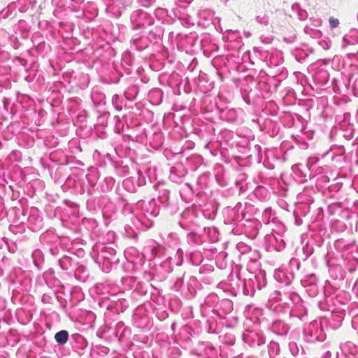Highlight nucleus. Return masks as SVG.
Here are the masks:
<instances>
[{
  "mask_svg": "<svg viewBox=\"0 0 358 358\" xmlns=\"http://www.w3.org/2000/svg\"><path fill=\"white\" fill-rule=\"evenodd\" d=\"M357 20H358V13H357Z\"/></svg>",
  "mask_w": 358,
  "mask_h": 358,
  "instance_id": "nucleus-26",
  "label": "nucleus"
},
{
  "mask_svg": "<svg viewBox=\"0 0 358 358\" xmlns=\"http://www.w3.org/2000/svg\"><path fill=\"white\" fill-rule=\"evenodd\" d=\"M137 208L141 210L138 220L146 227L152 224L151 222L147 223V221L150 222L151 218L155 217L159 214V208L154 201H150L147 203L143 201H138Z\"/></svg>",
  "mask_w": 358,
  "mask_h": 358,
  "instance_id": "nucleus-1",
  "label": "nucleus"
},
{
  "mask_svg": "<svg viewBox=\"0 0 358 358\" xmlns=\"http://www.w3.org/2000/svg\"><path fill=\"white\" fill-rule=\"evenodd\" d=\"M329 22L330 27L331 29L336 28L337 27H338V25L340 24L338 19L335 18L334 17H329Z\"/></svg>",
  "mask_w": 358,
  "mask_h": 358,
  "instance_id": "nucleus-14",
  "label": "nucleus"
},
{
  "mask_svg": "<svg viewBox=\"0 0 358 358\" xmlns=\"http://www.w3.org/2000/svg\"><path fill=\"white\" fill-rule=\"evenodd\" d=\"M127 182H128L127 180H125V181L124 182V185H126V183H127Z\"/></svg>",
  "mask_w": 358,
  "mask_h": 358,
  "instance_id": "nucleus-25",
  "label": "nucleus"
},
{
  "mask_svg": "<svg viewBox=\"0 0 358 358\" xmlns=\"http://www.w3.org/2000/svg\"><path fill=\"white\" fill-rule=\"evenodd\" d=\"M268 352L270 358H275L280 352L279 344L273 341L270 342L268 345Z\"/></svg>",
  "mask_w": 358,
  "mask_h": 358,
  "instance_id": "nucleus-6",
  "label": "nucleus"
},
{
  "mask_svg": "<svg viewBox=\"0 0 358 358\" xmlns=\"http://www.w3.org/2000/svg\"><path fill=\"white\" fill-rule=\"evenodd\" d=\"M169 199V193L164 190L162 192V195L159 196V200L162 203H166Z\"/></svg>",
  "mask_w": 358,
  "mask_h": 358,
  "instance_id": "nucleus-11",
  "label": "nucleus"
},
{
  "mask_svg": "<svg viewBox=\"0 0 358 358\" xmlns=\"http://www.w3.org/2000/svg\"><path fill=\"white\" fill-rule=\"evenodd\" d=\"M288 329H289V328L287 325L282 324V331L278 332V334H287L288 331Z\"/></svg>",
  "mask_w": 358,
  "mask_h": 358,
  "instance_id": "nucleus-21",
  "label": "nucleus"
},
{
  "mask_svg": "<svg viewBox=\"0 0 358 358\" xmlns=\"http://www.w3.org/2000/svg\"><path fill=\"white\" fill-rule=\"evenodd\" d=\"M289 349L293 355H296L299 353V349L295 342H290L289 343Z\"/></svg>",
  "mask_w": 358,
  "mask_h": 358,
  "instance_id": "nucleus-10",
  "label": "nucleus"
},
{
  "mask_svg": "<svg viewBox=\"0 0 358 358\" xmlns=\"http://www.w3.org/2000/svg\"><path fill=\"white\" fill-rule=\"evenodd\" d=\"M55 339L57 341V343L60 345L65 344L69 339V333L67 331L62 330L59 332H57L55 335Z\"/></svg>",
  "mask_w": 358,
  "mask_h": 358,
  "instance_id": "nucleus-7",
  "label": "nucleus"
},
{
  "mask_svg": "<svg viewBox=\"0 0 358 358\" xmlns=\"http://www.w3.org/2000/svg\"><path fill=\"white\" fill-rule=\"evenodd\" d=\"M340 348L342 352L345 354L354 355L357 352L356 345L350 341H347L341 344Z\"/></svg>",
  "mask_w": 358,
  "mask_h": 358,
  "instance_id": "nucleus-4",
  "label": "nucleus"
},
{
  "mask_svg": "<svg viewBox=\"0 0 358 358\" xmlns=\"http://www.w3.org/2000/svg\"><path fill=\"white\" fill-rule=\"evenodd\" d=\"M275 277L279 282L286 285H289L294 279L292 273H287L282 270L275 272Z\"/></svg>",
  "mask_w": 358,
  "mask_h": 358,
  "instance_id": "nucleus-3",
  "label": "nucleus"
},
{
  "mask_svg": "<svg viewBox=\"0 0 358 358\" xmlns=\"http://www.w3.org/2000/svg\"><path fill=\"white\" fill-rule=\"evenodd\" d=\"M256 20L257 22L263 24H268V17L266 15L257 16Z\"/></svg>",
  "mask_w": 358,
  "mask_h": 358,
  "instance_id": "nucleus-13",
  "label": "nucleus"
},
{
  "mask_svg": "<svg viewBox=\"0 0 358 358\" xmlns=\"http://www.w3.org/2000/svg\"><path fill=\"white\" fill-rule=\"evenodd\" d=\"M131 22L138 27L150 26L154 23L153 18L141 10L134 11L131 15Z\"/></svg>",
  "mask_w": 358,
  "mask_h": 358,
  "instance_id": "nucleus-2",
  "label": "nucleus"
},
{
  "mask_svg": "<svg viewBox=\"0 0 358 358\" xmlns=\"http://www.w3.org/2000/svg\"><path fill=\"white\" fill-rule=\"evenodd\" d=\"M280 325H281V322H273V329L274 331H277Z\"/></svg>",
  "mask_w": 358,
  "mask_h": 358,
  "instance_id": "nucleus-20",
  "label": "nucleus"
},
{
  "mask_svg": "<svg viewBox=\"0 0 358 358\" xmlns=\"http://www.w3.org/2000/svg\"><path fill=\"white\" fill-rule=\"evenodd\" d=\"M358 41V38H355L353 42H357Z\"/></svg>",
  "mask_w": 358,
  "mask_h": 358,
  "instance_id": "nucleus-24",
  "label": "nucleus"
},
{
  "mask_svg": "<svg viewBox=\"0 0 358 358\" xmlns=\"http://www.w3.org/2000/svg\"><path fill=\"white\" fill-rule=\"evenodd\" d=\"M285 247V243L282 240H281V245H279V248H278V250H280L282 248Z\"/></svg>",
  "mask_w": 358,
  "mask_h": 358,
  "instance_id": "nucleus-22",
  "label": "nucleus"
},
{
  "mask_svg": "<svg viewBox=\"0 0 358 358\" xmlns=\"http://www.w3.org/2000/svg\"><path fill=\"white\" fill-rule=\"evenodd\" d=\"M155 1V0H139V2L144 7H149Z\"/></svg>",
  "mask_w": 358,
  "mask_h": 358,
  "instance_id": "nucleus-19",
  "label": "nucleus"
},
{
  "mask_svg": "<svg viewBox=\"0 0 358 358\" xmlns=\"http://www.w3.org/2000/svg\"><path fill=\"white\" fill-rule=\"evenodd\" d=\"M237 249L242 253L246 252L247 251L250 250L247 245H244L243 243H239L237 245Z\"/></svg>",
  "mask_w": 358,
  "mask_h": 358,
  "instance_id": "nucleus-18",
  "label": "nucleus"
},
{
  "mask_svg": "<svg viewBox=\"0 0 358 358\" xmlns=\"http://www.w3.org/2000/svg\"><path fill=\"white\" fill-rule=\"evenodd\" d=\"M310 280L311 283H312L314 280H315V275H313V274L310 275Z\"/></svg>",
  "mask_w": 358,
  "mask_h": 358,
  "instance_id": "nucleus-23",
  "label": "nucleus"
},
{
  "mask_svg": "<svg viewBox=\"0 0 358 358\" xmlns=\"http://www.w3.org/2000/svg\"><path fill=\"white\" fill-rule=\"evenodd\" d=\"M110 6H114L117 8L125 7L131 3L132 0H109Z\"/></svg>",
  "mask_w": 358,
  "mask_h": 358,
  "instance_id": "nucleus-9",
  "label": "nucleus"
},
{
  "mask_svg": "<svg viewBox=\"0 0 358 358\" xmlns=\"http://www.w3.org/2000/svg\"><path fill=\"white\" fill-rule=\"evenodd\" d=\"M252 338L254 341L253 343L251 345H255V343L257 345H262L265 343V339L263 336H259L257 334H251V335H244V340L245 342H250V339Z\"/></svg>",
  "mask_w": 358,
  "mask_h": 358,
  "instance_id": "nucleus-5",
  "label": "nucleus"
},
{
  "mask_svg": "<svg viewBox=\"0 0 358 358\" xmlns=\"http://www.w3.org/2000/svg\"><path fill=\"white\" fill-rule=\"evenodd\" d=\"M297 15L299 20H304L308 17V13L304 10L299 9Z\"/></svg>",
  "mask_w": 358,
  "mask_h": 358,
  "instance_id": "nucleus-15",
  "label": "nucleus"
},
{
  "mask_svg": "<svg viewBox=\"0 0 358 358\" xmlns=\"http://www.w3.org/2000/svg\"><path fill=\"white\" fill-rule=\"evenodd\" d=\"M304 31L314 38H319L322 36V32L320 30L312 28L309 25L304 27Z\"/></svg>",
  "mask_w": 358,
  "mask_h": 358,
  "instance_id": "nucleus-8",
  "label": "nucleus"
},
{
  "mask_svg": "<svg viewBox=\"0 0 358 358\" xmlns=\"http://www.w3.org/2000/svg\"><path fill=\"white\" fill-rule=\"evenodd\" d=\"M309 20L311 22V25L315 27H318L322 24V20L320 18L310 17Z\"/></svg>",
  "mask_w": 358,
  "mask_h": 358,
  "instance_id": "nucleus-16",
  "label": "nucleus"
},
{
  "mask_svg": "<svg viewBox=\"0 0 358 358\" xmlns=\"http://www.w3.org/2000/svg\"><path fill=\"white\" fill-rule=\"evenodd\" d=\"M119 99L120 97L117 94H114L112 97V103L115 106L116 110L120 111L122 110V106L119 104Z\"/></svg>",
  "mask_w": 358,
  "mask_h": 358,
  "instance_id": "nucleus-12",
  "label": "nucleus"
},
{
  "mask_svg": "<svg viewBox=\"0 0 358 358\" xmlns=\"http://www.w3.org/2000/svg\"><path fill=\"white\" fill-rule=\"evenodd\" d=\"M318 327V323L317 322H314L311 324H310L309 325V329L311 331V336H315L316 339H319V335H317V334H313V329H315V328H317Z\"/></svg>",
  "mask_w": 358,
  "mask_h": 358,
  "instance_id": "nucleus-17",
  "label": "nucleus"
}]
</instances>
